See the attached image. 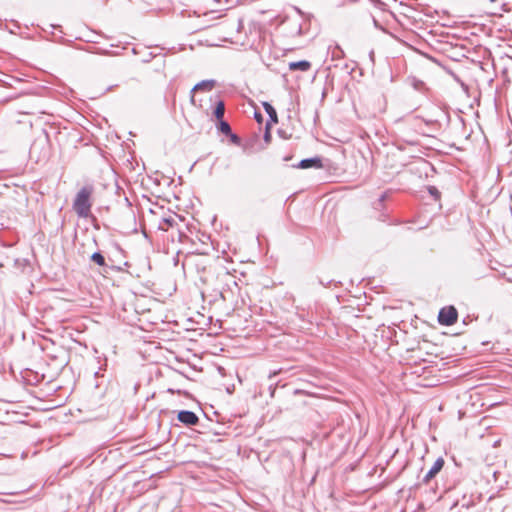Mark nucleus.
I'll use <instances>...</instances> for the list:
<instances>
[{
    "label": "nucleus",
    "instance_id": "20e7f679",
    "mask_svg": "<svg viewBox=\"0 0 512 512\" xmlns=\"http://www.w3.org/2000/svg\"><path fill=\"white\" fill-rule=\"evenodd\" d=\"M444 459L443 458H438L433 466L431 467V469L427 472V474L425 475V477L423 478V482L425 484H428L443 468L444 466Z\"/></svg>",
    "mask_w": 512,
    "mask_h": 512
},
{
    "label": "nucleus",
    "instance_id": "dca6fc26",
    "mask_svg": "<svg viewBox=\"0 0 512 512\" xmlns=\"http://www.w3.org/2000/svg\"><path fill=\"white\" fill-rule=\"evenodd\" d=\"M491 2H496L497 0H490Z\"/></svg>",
    "mask_w": 512,
    "mask_h": 512
},
{
    "label": "nucleus",
    "instance_id": "9d476101",
    "mask_svg": "<svg viewBox=\"0 0 512 512\" xmlns=\"http://www.w3.org/2000/svg\"><path fill=\"white\" fill-rule=\"evenodd\" d=\"M218 129L221 133L225 134V135H229L231 134V128H230V125L224 121V120H219V125H218Z\"/></svg>",
    "mask_w": 512,
    "mask_h": 512
},
{
    "label": "nucleus",
    "instance_id": "f257e3e1",
    "mask_svg": "<svg viewBox=\"0 0 512 512\" xmlns=\"http://www.w3.org/2000/svg\"><path fill=\"white\" fill-rule=\"evenodd\" d=\"M92 194L93 188L91 186H85L77 193L73 202V209L79 217L86 218L90 214Z\"/></svg>",
    "mask_w": 512,
    "mask_h": 512
},
{
    "label": "nucleus",
    "instance_id": "9b49d317",
    "mask_svg": "<svg viewBox=\"0 0 512 512\" xmlns=\"http://www.w3.org/2000/svg\"><path fill=\"white\" fill-rule=\"evenodd\" d=\"M91 260L99 266L105 265V258L101 253L95 252L91 256Z\"/></svg>",
    "mask_w": 512,
    "mask_h": 512
},
{
    "label": "nucleus",
    "instance_id": "f8f14e48",
    "mask_svg": "<svg viewBox=\"0 0 512 512\" xmlns=\"http://www.w3.org/2000/svg\"><path fill=\"white\" fill-rule=\"evenodd\" d=\"M175 223L176 221L174 220V218H164L163 223L160 225V227L164 230H167L168 228L172 227Z\"/></svg>",
    "mask_w": 512,
    "mask_h": 512
},
{
    "label": "nucleus",
    "instance_id": "4468645a",
    "mask_svg": "<svg viewBox=\"0 0 512 512\" xmlns=\"http://www.w3.org/2000/svg\"><path fill=\"white\" fill-rule=\"evenodd\" d=\"M229 135L231 136V140H232L233 142L238 143V140H239V139H238V137H237L235 134H232V133H231V134H229Z\"/></svg>",
    "mask_w": 512,
    "mask_h": 512
},
{
    "label": "nucleus",
    "instance_id": "39448f33",
    "mask_svg": "<svg viewBox=\"0 0 512 512\" xmlns=\"http://www.w3.org/2000/svg\"><path fill=\"white\" fill-rule=\"evenodd\" d=\"M215 87V81L213 80H205L198 84H196L192 89L191 102H195L194 93L196 91H211Z\"/></svg>",
    "mask_w": 512,
    "mask_h": 512
},
{
    "label": "nucleus",
    "instance_id": "1a4fd4ad",
    "mask_svg": "<svg viewBox=\"0 0 512 512\" xmlns=\"http://www.w3.org/2000/svg\"><path fill=\"white\" fill-rule=\"evenodd\" d=\"M224 113H225L224 102L223 101H219L216 104V107H215V110H214V115H215L216 119L217 120L223 119Z\"/></svg>",
    "mask_w": 512,
    "mask_h": 512
},
{
    "label": "nucleus",
    "instance_id": "6e6552de",
    "mask_svg": "<svg viewBox=\"0 0 512 512\" xmlns=\"http://www.w3.org/2000/svg\"><path fill=\"white\" fill-rule=\"evenodd\" d=\"M321 166H322V164H321V160L319 158L304 159L298 165V167L301 169H308L311 167L319 168Z\"/></svg>",
    "mask_w": 512,
    "mask_h": 512
},
{
    "label": "nucleus",
    "instance_id": "2eb2a0df",
    "mask_svg": "<svg viewBox=\"0 0 512 512\" xmlns=\"http://www.w3.org/2000/svg\"><path fill=\"white\" fill-rule=\"evenodd\" d=\"M255 118H256V120H257L259 123H261V122H262V116H261L260 114L255 113Z\"/></svg>",
    "mask_w": 512,
    "mask_h": 512
},
{
    "label": "nucleus",
    "instance_id": "f03ea898",
    "mask_svg": "<svg viewBox=\"0 0 512 512\" xmlns=\"http://www.w3.org/2000/svg\"><path fill=\"white\" fill-rule=\"evenodd\" d=\"M458 318V312L454 306L443 307L438 315V321L440 324L450 326L456 323Z\"/></svg>",
    "mask_w": 512,
    "mask_h": 512
},
{
    "label": "nucleus",
    "instance_id": "0eeeda50",
    "mask_svg": "<svg viewBox=\"0 0 512 512\" xmlns=\"http://www.w3.org/2000/svg\"><path fill=\"white\" fill-rule=\"evenodd\" d=\"M310 67H311V63L309 61H306V60H301V61L290 62L289 63V69L291 71H297V70L307 71V70L310 69Z\"/></svg>",
    "mask_w": 512,
    "mask_h": 512
},
{
    "label": "nucleus",
    "instance_id": "7ed1b4c3",
    "mask_svg": "<svg viewBox=\"0 0 512 512\" xmlns=\"http://www.w3.org/2000/svg\"><path fill=\"white\" fill-rule=\"evenodd\" d=\"M177 419L185 425L194 426L199 422L198 416L192 411H180Z\"/></svg>",
    "mask_w": 512,
    "mask_h": 512
},
{
    "label": "nucleus",
    "instance_id": "423d86ee",
    "mask_svg": "<svg viewBox=\"0 0 512 512\" xmlns=\"http://www.w3.org/2000/svg\"><path fill=\"white\" fill-rule=\"evenodd\" d=\"M263 107H264L265 111L267 112V114L270 117V121L267 123V126H270L271 124L278 123L277 112L273 108V106L271 104H269L268 102H264L263 103Z\"/></svg>",
    "mask_w": 512,
    "mask_h": 512
},
{
    "label": "nucleus",
    "instance_id": "ddd939ff",
    "mask_svg": "<svg viewBox=\"0 0 512 512\" xmlns=\"http://www.w3.org/2000/svg\"><path fill=\"white\" fill-rule=\"evenodd\" d=\"M429 192H430L432 195H434L436 198H438V197H439V193H438V191H437V189H436L435 187H430V188H429Z\"/></svg>",
    "mask_w": 512,
    "mask_h": 512
}]
</instances>
